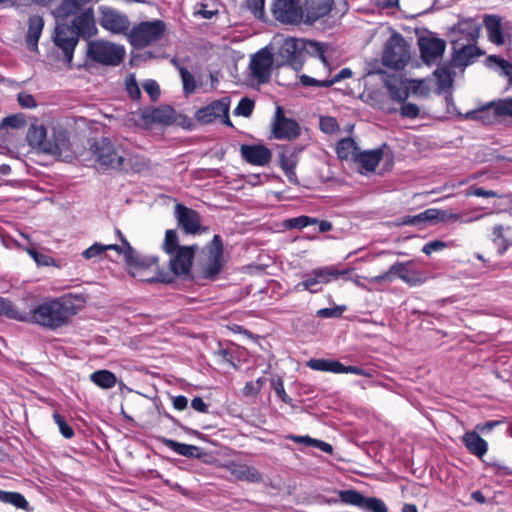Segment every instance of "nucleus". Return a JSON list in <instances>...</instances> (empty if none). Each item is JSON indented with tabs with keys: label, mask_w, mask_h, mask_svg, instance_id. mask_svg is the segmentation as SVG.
Returning <instances> with one entry per match:
<instances>
[{
	"label": "nucleus",
	"mask_w": 512,
	"mask_h": 512,
	"mask_svg": "<svg viewBox=\"0 0 512 512\" xmlns=\"http://www.w3.org/2000/svg\"><path fill=\"white\" fill-rule=\"evenodd\" d=\"M81 294H65L58 298H45L28 313L20 312L16 320L31 322L48 329H58L69 324L71 318L84 306Z\"/></svg>",
	"instance_id": "1"
},
{
	"label": "nucleus",
	"mask_w": 512,
	"mask_h": 512,
	"mask_svg": "<svg viewBox=\"0 0 512 512\" xmlns=\"http://www.w3.org/2000/svg\"><path fill=\"white\" fill-rule=\"evenodd\" d=\"M90 152L98 170L140 173L148 168L147 160L124 147L116 138L101 137L90 145Z\"/></svg>",
	"instance_id": "2"
},
{
	"label": "nucleus",
	"mask_w": 512,
	"mask_h": 512,
	"mask_svg": "<svg viewBox=\"0 0 512 512\" xmlns=\"http://www.w3.org/2000/svg\"><path fill=\"white\" fill-rule=\"evenodd\" d=\"M26 139L29 145L40 152L53 155L59 158H68L70 152V141L66 130L53 128L51 136L48 137L43 125H31L28 129Z\"/></svg>",
	"instance_id": "3"
},
{
	"label": "nucleus",
	"mask_w": 512,
	"mask_h": 512,
	"mask_svg": "<svg viewBox=\"0 0 512 512\" xmlns=\"http://www.w3.org/2000/svg\"><path fill=\"white\" fill-rule=\"evenodd\" d=\"M196 249L197 246L195 245H180L176 230L169 229L166 231L162 250L169 256V267L173 274L186 276L190 273Z\"/></svg>",
	"instance_id": "4"
},
{
	"label": "nucleus",
	"mask_w": 512,
	"mask_h": 512,
	"mask_svg": "<svg viewBox=\"0 0 512 512\" xmlns=\"http://www.w3.org/2000/svg\"><path fill=\"white\" fill-rule=\"evenodd\" d=\"M330 50L329 45L321 42L287 38L283 41L279 49V55L289 66L295 70H299L303 65V53H306L311 57L324 59V55Z\"/></svg>",
	"instance_id": "5"
},
{
	"label": "nucleus",
	"mask_w": 512,
	"mask_h": 512,
	"mask_svg": "<svg viewBox=\"0 0 512 512\" xmlns=\"http://www.w3.org/2000/svg\"><path fill=\"white\" fill-rule=\"evenodd\" d=\"M198 266L203 277L215 279L223 267V242L219 235H214L212 241L198 255Z\"/></svg>",
	"instance_id": "6"
},
{
	"label": "nucleus",
	"mask_w": 512,
	"mask_h": 512,
	"mask_svg": "<svg viewBox=\"0 0 512 512\" xmlns=\"http://www.w3.org/2000/svg\"><path fill=\"white\" fill-rule=\"evenodd\" d=\"M165 30L166 25L161 20L143 21L128 32L127 38L133 47L142 49L159 41Z\"/></svg>",
	"instance_id": "7"
},
{
	"label": "nucleus",
	"mask_w": 512,
	"mask_h": 512,
	"mask_svg": "<svg viewBox=\"0 0 512 512\" xmlns=\"http://www.w3.org/2000/svg\"><path fill=\"white\" fill-rule=\"evenodd\" d=\"M350 270H338L335 266H323L313 269L303 276V280L295 286L297 291L308 290L311 293L321 291V284H327L339 277H344Z\"/></svg>",
	"instance_id": "8"
},
{
	"label": "nucleus",
	"mask_w": 512,
	"mask_h": 512,
	"mask_svg": "<svg viewBox=\"0 0 512 512\" xmlns=\"http://www.w3.org/2000/svg\"><path fill=\"white\" fill-rule=\"evenodd\" d=\"M88 56L98 63L119 65L125 57V49L109 41H94L88 45Z\"/></svg>",
	"instance_id": "9"
},
{
	"label": "nucleus",
	"mask_w": 512,
	"mask_h": 512,
	"mask_svg": "<svg viewBox=\"0 0 512 512\" xmlns=\"http://www.w3.org/2000/svg\"><path fill=\"white\" fill-rule=\"evenodd\" d=\"M409 59L410 53L406 41L400 34H393L385 44L383 64L393 69H401Z\"/></svg>",
	"instance_id": "10"
},
{
	"label": "nucleus",
	"mask_w": 512,
	"mask_h": 512,
	"mask_svg": "<svg viewBox=\"0 0 512 512\" xmlns=\"http://www.w3.org/2000/svg\"><path fill=\"white\" fill-rule=\"evenodd\" d=\"M319 64L323 67V73H318V78H311V76L305 74L301 75L299 79L302 85L327 88L344 79L351 78L353 75L351 69L343 68L335 76L330 77L333 68L328 63V52L324 55V59H320Z\"/></svg>",
	"instance_id": "11"
},
{
	"label": "nucleus",
	"mask_w": 512,
	"mask_h": 512,
	"mask_svg": "<svg viewBox=\"0 0 512 512\" xmlns=\"http://www.w3.org/2000/svg\"><path fill=\"white\" fill-rule=\"evenodd\" d=\"M129 266V272L133 277L141 281H153L158 279L159 265L158 258L154 256L142 257L134 250L131 259L126 262Z\"/></svg>",
	"instance_id": "12"
},
{
	"label": "nucleus",
	"mask_w": 512,
	"mask_h": 512,
	"mask_svg": "<svg viewBox=\"0 0 512 512\" xmlns=\"http://www.w3.org/2000/svg\"><path fill=\"white\" fill-rule=\"evenodd\" d=\"M300 133V125L294 119L287 118L283 109L278 106L272 123L273 137L277 140L293 141L300 136Z\"/></svg>",
	"instance_id": "13"
},
{
	"label": "nucleus",
	"mask_w": 512,
	"mask_h": 512,
	"mask_svg": "<svg viewBox=\"0 0 512 512\" xmlns=\"http://www.w3.org/2000/svg\"><path fill=\"white\" fill-rule=\"evenodd\" d=\"M272 14L282 23L298 24L303 18L300 0H274Z\"/></svg>",
	"instance_id": "14"
},
{
	"label": "nucleus",
	"mask_w": 512,
	"mask_h": 512,
	"mask_svg": "<svg viewBox=\"0 0 512 512\" xmlns=\"http://www.w3.org/2000/svg\"><path fill=\"white\" fill-rule=\"evenodd\" d=\"M140 118L147 125H173L179 123L183 116L177 114L172 107L162 105L157 108L150 107L140 110Z\"/></svg>",
	"instance_id": "15"
},
{
	"label": "nucleus",
	"mask_w": 512,
	"mask_h": 512,
	"mask_svg": "<svg viewBox=\"0 0 512 512\" xmlns=\"http://www.w3.org/2000/svg\"><path fill=\"white\" fill-rule=\"evenodd\" d=\"M489 40L496 45H510L512 28L509 23H502L495 15L487 16L484 20Z\"/></svg>",
	"instance_id": "16"
},
{
	"label": "nucleus",
	"mask_w": 512,
	"mask_h": 512,
	"mask_svg": "<svg viewBox=\"0 0 512 512\" xmlns=\"http://www.w3.org/2000/svg\"><path fill=\"white\" fill-rule=\"evenodd\" d=\"M273 66V55L267 49H262L251 57L249 68L251 75L260 83L268 82Z\"/></svg>",
	"instance_id": "17"
},
{
	"label": "nucleus",
	"mask_w": 512,
	"mask_h": 512,
	"mask_svg": "<svg viewBox=\"0 0 512 512\" xmlns=\"http://www.w3.org/2000/svg\"><path fill=\"white\" fill-rule=\"evenodd\" d=\"M78 33L76 30L67 24H59L55 29L54 42L59 47L67 60L71 62L73 58V51L78 43Z\"/></svg>",
	"instance_id": "18"
},
{
	"label": "nucleus",
	"mask_w": 512,
	"mask_h": 512,
	"mask_svg": "<svg viewBox=\"0 0 512 512\" xmlns=\"http://www.w3.org/2000/svg\"><path fill=\"white\" fill-rule=\"evenodd\" d=\"M229 104L230 101L227 97L213 101L206 107L198 109L195 113V118L200 123L208 124L213 122L215 119L224 116V123L231 125V122L228 118Z\"/></svg>",
	"instance_id": "19"
},
{
	"label": "nucleus",
	"mask_w": 512,
	"mask_h": 512,
	"mask_svg": "<svg viewBox=\"0 0 512 512\" xmlns=\"http://www.w3.org/2000/svg\"><path fill=\"white\" fill-rule=\"evenodd\" d=\"M175 214L179 227H181L186 234H198L206 231V228L201 225L200 215L195 210L182 204H177Z\"/></svg>",
	"instance_id": "20"
},
{
	"label": "nucleus",
	"mask_w": 512,
	"mask_h": 512,
	"mask_svg": "<svg viewBox=\"0 0 512 512\" xmlns=\"http://www.w3.org/2000/svg\"><path fill=\"white\" fill-rule=\"evenodd\" d=\"M100 25L114 34H128L130 22L127 16L110 8H101Z\"/></svg>",
	"instance_id": "21"
},
{
	"label": "nucleus",
	"mask_w": 512,
	"mask_h": 512,
	"mask_svg": "<svg viewBox=\"0 0 512 512\" xmlns=\"http://www.w3.org/2000/svg\"><path fill=\"white\" fill-rule=\"evenodd\" d=\"M333 6V0H306L302 10V21L306 24H313L320 18L327 16Z\"/></svg>",
	"instance_id": "22"
},
{
	"label": "nucleus",
	"mask_w": 512,
	"mask_h": 512,
	"mask_svg": "<svg viewBox=\"0 0 512 512\" xmlns=\"http://www.w3.org/2000/svg\"><path fill=\"white\" fill-rule=\"evenodd\" d=\"M421 57L426 64H433L445 51L446 43L439 38L424 37L419 40Z\"/></svg>",
	"instance_id": "23"
},
{
	"label": "nucleus",
	"mask_w": 512,
	"mask_h": 512,
	"mask_svg": "<svg viewBox=\"0 0 512 512\" xmlns=\"http://www.w3.org/2000/svg\"><path fill=\"white\" fill-rule=\"evenodd\" d=\"M240 153L246 162L255 166H266L272 158L271 150L264 145L243 144Z\"/></svg>",
	"instance_id": "24"
},
{
	"label": "nucleus",
	"mask_w": 512,
	"mask_h": 512,
	"mask_svg": "<svg viewBox=\"0 0 512 512\" xmlns=\"http://www.w3.org/2000/svg\"><path fill=\"white\" fill-rule=\"evenodd\" d=\"M226 470L238 481L260 483L263 481L262 473L254 466L230 462L224 466Z\"/></svg>",
	"instance_id": "25"
},
{
	"label": "nucleus",
	"mask_w": 512,
	"mask_h": 512,
	"mask_svg": "<svg viewBox=\"0 0 512 512\" xmlns=\"http://www.w3.org/2000/svg\"><path fill=\"white\" fill-rule=\"evenodd\" d=\"M409 262H397L389 268V273L398 276L410 286L421 285L428 279L427 275L420 270H410Z\"/></svg>",
	"instance_id": "26"
},
{
	"label": "nucleus",
	"mask_w": 512,
	"mask_h": 512,
	"mask_svg": "<svg viewBox=\"0 0 512 512\" xmlns=\"http://www.w3.org/2000/svg\"><path fill=\"white\" fill-rule=\"evenodd\" d=\"M383 83L388 90L390 98L394 101L404 103L409 97L410 88L408 80H404L396 75H386L383 79Z\"/></svg>",
	"instance_id": "27"
},
{
	"label": "nucleus",
	"mask_w": 512,
	"mask_h": 512,
	"mask_svg": "<svg viewBox=\"0 0 512 512\" xmlns=\"http://www.w3.org/2000/svg\"><path fill=\"white\" fill-rule=\"evenodd\" d=\"M452 44L454 49L453 60L459 66H466L471 60L481 55L474 42L463 44L461 43V38H454Z\"/></svg>",
	"instance_id": "28"
},
{
	"label": "nucleus",
	"mask_w": 512,
	"mask_h": 512,
	"mask_svg": "<svg viewBox=\"0 0 512 512\" xmlns=\"http://www.w3.org/2000/svg\"><path fill=\"white\" fill-rule=\"evenodd\" d=\"M300 151L301 148L297 147L285 148L279 155L281 168L285 172L289 181L294 184L298 182L295 169L298 164V155Z\"/></svg>",
	"instance_id": "29"
},
{
	"label": "nucleus",
	"mask_w": 512,
	"mask_h": 512,
	"mask_svg": "<svg viewBox=\"0 0 512 512\" xmlns=\"http://www.w3.org/2000/svg\"><path fill=\"white\" fill-rule=\"evenodd\" d=\"M72 27L78 33V36L91 37L96 33L94 13L92 9L79 14L74 20Z\"/></svg>",
	"instance_id": "30"
},
{
	"label": "nucleus",
	"mask_w": 512,
	"mask_h": 512,
	"mask_svg": "<svg viewBox=\"0 0 512 512\" xmlns=\"http://www.w3.org/2000/svg\"><path fill=\"white\" fill-rule=\"evenodd\" d=\"M382 155L383 153L380 149L365 152L360 151L354 164H356L361 173L373 172L381 161Z\"/></svg>",
	"instance_id": "31"
},
{
	"label": "nucleus",
	"mask_w": 512,
	"mask_h": 512,
	"mask_svg": "<svg viewBox=\"0 0 512 512\" xmlns=\"http://www.w3.org/2000/svg\"><path fill=\"white\" fill-rule=\"evenodd\" d=\"M44 27V20L39 15L31 16L28 20V31L26 35V45L29 50L36 52L38 50V41Z\"/></svg>",
	"instance_id": "32"
},
{
	"label": "nucleus",
	"mask_w": 512,
	"mask_h": 512,
	"mask_svg": "<svg viewBox=\"0 0 512 512\" xmlns=\"http://www.w3.org/2000/svg\"><path fill=\"white\" fill-rule=\"evenodd\" d=\"M360 152L355 140L351 137L341 139L336 146V153L339 159L354 163Z\"/></svg>",
	"instance_id": "33"
},
{
	"label": "nucleus",
	"mask_w": 512,
	"mask_h": 512,
	"mask_svg": "<svg viewBox=\"0 0 512 512\" xmlns=\"http://www.w3.org/2000/svg\"><path fill=\"white\" fill-rule=\"evenodd\" d=\"M463 442L466 448L478 457H482L487 452V442L475 432H467L463 436Z\"/></svg>",
	"instance_id": "34"
},
{
	"label": "nucleus",
	"mask_w": 512,
	"mask_h": 512,
	"mask_svg": "<svg viewBox=\"0 0 512 512\" xmlns=\"http://www.w3.org/2000/svg\"><path fill=\"white\" fill-rule=\"evenodd\" d=\"M454 33L463 34L464 37L462 39L466 40L467 42H475L479 36V26L475 20H462L456 26Z\"/></svg>",
	"instance_id": "35"
},
{
	"label": "nucleus",
	"mask_w": 512,
	"mask_h": 512,
	"mask_svg": "<svg viewBox=\"0 0 512 512\" xmlns=\"http://www.w3.org/2000/svg\"><path fill=\"white\" fill-rule=\"evenodd\" d=\"M90 380L102 389H110L115 386L117 378L109 370H98L90 375Z\"/></svg>",
	"instance_id": "36"
},
{
	"label": "nucleus",
	"mask_w": 512,
	"mask_h": 512,
	"mask_svg": "<svg viewBox=\"0 0 512 512\" xmlns=\"http://www.w3.org/2000/svg\"><path fill=\"white\" fill-rule=\"evenodd\" d=\"M116 235L118 236L119 240L121 241V245L118 244H106L105 249L108 250H114L119 255H122L124 257L125 262L128 261V259L132 258V255L134 253V248L130 245V243L127 241V239L124 237V235L121 233L120 230H116Z\"/></svg>",
	"instance_id": "37"
},
{
	"label": "nucleus",
	"mask_w": 512,
	"mask_h": 512,
	"mask_svg": "<svg viewBox=\"0 0 512 512\" xmlns=\"http://www.w3.org/2000/svg\"><path fill=\"white\" fill-rule=\"evenodd\" d=\"M164 444L174 452L186 457H198L200 449L197 446L179 443L171 439H165Z\"/></svg>",
	"instance_id": "38"
},
{
	"label": "nucleus",
	"mask_w": 512,
	"mask_h": 512,
	"mask_svg": "<svg viewBox=\"0 0 512 512\" xmlns=\"http://www.w3.org/2000/svg\"><path fill=\"white\" fill-rule=\"evenodd\" d=\"M438 89L441 91L449 89L453 84V73L449 67L441 66L434 71Z\"/></svg>",
	"instance_id": "39"
},
{
	"label": "nucleus",
	"mask_w": 512,
	"mask_h": 512,
	"mask_svg": "<svg viewBox=\"0 0 512 512\" xmlns=\"http://www.w3.org/2000/svg\"><path fill=\"white\" fill-rule=\"evenodd\" d=\"M307 365L313 370L337 373L340 362L325 359H310Z\"/></svg>",
	"instance_id": "40"
},
{
	"label": "nucleus",
	"mask_w": 512,
	"mask_h": 512,
	"mask_svg": "<svg viewBox=\"0 0 512 512\" xmlns=\"http://www.w3.org/2000/svg\"><path fill=\"white\" fill-rule=\"evenodd\" d=\"M341 502L357 507L363 506L365 496L356 490H341L338 493Z\"/></svg>",
	"instance_id": "41"
},
{
	"label": "nucleus",
	"mask_w": 512,
	"mask_h": 512,
	"mask_svg": "<svg viewBox=\"0 0 512 512\" xmlns=\"http://www.w3.org/2000/svg\"><path fill=\"white\" fill-rule=\"evenodd\" d=\"M290 438L296 443H302L307 446H314L329 454L333 451V448L330 444L321 440L313 439L309 436H291Z\"/></svg>",
	"instance_id": "42"
},
{
	"label": "nucleus",
	"mask_w": 512,
	"mask_h": 512,
	"mask_svg": "<svg viewBox=\"0 0 512 512\" xmlns=\"http://www.w3.org/2000/svg\"><path fill=\"white\" fill-rule=\"evenodd\" d=\"M494 114L500 117L512 118V98L496 101L489 106Z\"/></svg>",
	"instance_id": "43"
},
{
	"label": "nucleus",
	"mask_w": 512,
	"mask_h": 512,
	"mask_svg": "<svg viewBox=\"0 0 512 512\" xmlns=\"http://www.w3.org/2000/svg\"><path fill=\"white\" fill-rule=\"evenodd\" d=\"M504 227L502 225H496L493 228V242L498 247V254H504L509 246L512 244L508 239H506L503 235Z\"/></svg>",
	"instance_id": "44"
},
{
	"label": "nucleus",
	"mask_w": 512,
	"mask_h": 512,
	"mask_svg": "<svg viewBox=\"0 0 512 512\" xmlns=\"http://www.w3.org/2000/svg\"><path fill=\"white\" fill-rule=\"evenodd\" d=\"M84 4L81 0H64L57 9L60 17L66 18L78 12L80 6Z\"/></svg>",
	"instance_id": "45"
},
{
	"label": "nucleus",
	"mask_w": 512,
	"mask_h": 512,
	"mask_svg": "<svg viewBox=\"0 0 512 512\" xmlns=\"http://www.w3.org/2000/svg\"><path fill=\"white\" fill-rule=\"evenodd\" d=\"M209 1L211 2V5L208 2L200 3L197 6L195 14L200 15L206 19H211L213 16L218 14V5L213 0Z\"/></svg>",
	"instance_id": "46"
},
{
	"label": "nucleus",
	"mask_w": 512,
	"mask_h": 512,
	"mask_svg": "<svg viewBox=\"0 0 512 512\" xmlns=\"http://www.w3.org/2000/svg\"><path fill=\"white\" fill-rule=\"evenodd\" d=\"M264 384V378H258L256 381L247 382L242 390V393L245 397H256Z\"/></svg>",
	"instance_id": "47"
},
{
	"label": "nucleus",
	"mask_w": 512,
	"mask_h": 512,
	"mask_svg": "<svg viewBox=\"0 0 512 512\" xmlns=\"http://www.w3.org/2000/svg\"><path fill=\"white\" fill-rule=\"evenodd\" d=\"M179 72L181 75L183 89L187 94H191L196 89V82L194 76L185 68L180 67Z\"/></svg>",
	"instance_id": "48"
},
{
	"label": "nucleus",
	"mask_w": 512,
	"mask_h": 512,
	"mask_svg": "<svg viewBox=\"0 0 512 512\" xmlns=\"http://www.w3.org/2000/svg\"><path fill=\"white\" fill-rule=\"evenodd\" d=\"M318 220L316 218H312L309 216H299L296 218H291L286 221L287 227L302 229L308 225L317 224Z\"/></svg>",
	"instance_id": "49"
},
{
	"label": "nucleus",
	"mask_w": 512,
	"mask_h": 512,
	"mask_svg": "<svg viewBox=\"0 0 512 512\" xmlns=\"http://www.w3.org/2000/svg\"><path fill=\"white\" fill-rule=\"evenodd\" d=\"M362 508H365L371 512H387L388 509L385 503L375 497H365Z\"/></svg>",
	"instance_id": "50"
},
{
	"label": "nucleus",
	"mask_w": 512,
	"mask_h": 512,
	"mask_svg": "<svg viewBox=\"0 0 512 512\" xmlns=\"http://www.w3.org/2000/svg\"><path fill=\"white\" fill-rule=\"evenodd\" d=\"M125 86H126V90L129 94V96L134 99V100H138L140 99V96H141V90L138 86V83L136 81V77L134 74H130L126 77L125 79Z\"/></svg>",
	"instance_id": "51"
},
{
	"label": "nucleus",
	"mask_w": 512,
	"mask_h": 512,
	"mask_svg": "<svg viewBox=\"0 0 512 512\" xmlns=\"http://www.w3.org/2000/svg\"><path fill=\"white\" fill-rule=\"evenodd\" d=\"M254 102L249 98H242L234 110L239 116L249 117L252 114Z\"/></svg>",
	"instance_id": "52"
},
{
	"label": "nucleus",
	"mask_w": 512,
	"mask_h": 512,
	"mask_svg": "<svg viewBox=\"0 0 512 512\" xmlns=\"http://www.w3.org/2000/svg\"><path fill=\"white\" fill-rule=\"evenodd\" d=\"M4 503L12 504L21 509H26L28 507L27 500L17 492H7Z\"/></svg>",
	"instance_id": "53"
},
{
	"label": "nucleus",
	"mask_w": 512,
	"mask_h": 512,
	"mask_svg": "<svg viewBox=\"0 0 512 512\" xmlns=\"http://www.w3.org/2000/svg\"><path fill=\"white\" fill-rule=\"evenodd\" d=\"M27 253L35 260L40 266H49L53 264V259L47 255L37 252L34 248H26Z\"/></svg>",
	"instance_id": "54"
},
{
	"label": "nucleus",
	"mask_w": 512,
	"mask_h": 512,
	"mask_svg": "<svg viewBox=\"0 0 512 512\" xmlns=\"http://www.w3.org/2000/svg\"><path fill=\"white\" fill-rule=\"evenodd\" d=\"M0 314L6 315L12 319L20 317V312L13 307L10 301L2 297H0Z\"/></svg>",
	"instance_id": "55"
},
{
	"label": "nucleus",
	"mask_w": 512,
	"mask_h": 512,
	"mask_svg": "<svg viewBox=\"0 0 512 512\" xmlns=\"http://www.w3.org/2000/svg\"><path fill=\"white\" fill-rule=\"evenodd\" d=\"M143 89L149 95L152 101H156L160 96V88L155 80H146L143 83Z\"/></svg>",
	"instance_id": "56"
},
{
	"label": "nucleus",
	"mask_w": 512,
	"mask_h": 512,
	"mask_svg": "<svg viewBox=\"0 0 512 512\" xmlns=\"http://www.w3.org/2000/svg\"><path fill=\"white\" fill-rule=\"evenodd\" d=\"M345 306H336L333 308H323L317 311V316L322 318H339L345 311Z\"/></svg>",
	"instance_id": "57"
},
{
	"label": "nucleus",
	"mask_w": 512,
	"mask_h": 512,
	"mask_svg": "<svg viewBox=\"0 0 512 512\" xmlns=\"http://www.w3.org/2000/svg\"><path fill=\"white\" fill-rule=\"evenodd\" d=\"M53 418L65 438H71L74 435L73 429L65 422L64 418L60 414L54 413Z\"/></svg>",
	"instance_id": "58"
},
{
	"label": "nucleus",
	"mask_w": 512,
	"mask_h": 512,
	"mask_svg": "<svg viewBox=\"0 0 512 512\" xmlns=\"http://www.w3.org/2000/svg\"><path fill=\"white\" fill-rule=\"evenodd\" d=\"M320 129L328 134H332L338 130V123L333 117H321Z\"/></svg>",
	"instance_id": "59"
},
{
	"label": "nucleus",
	"mask_w": 512,
	"mask_h": 512,
	"mask_svg": "<svg viewBox=\"0 0 512 512\" xmlns=\"http://www.w3.org/2000/svg\"><path fill=\"white\" fill-rule=\"evenodd\" d=\"M264 1L265 0H246L247 8L259 19L264 16Z\"/></svg>",
	"instance_id": "60"
},
{
	"label": "nucleus",
	"mask_w": 512,
	"mask_h": 512,
	"mask_svg": "<svg viewBox=\"0 0 512 512\" xmlns=\"http://www.w3.org/2000/svg\"><path fill=\"white\" fill-rule=\"evenodd\" d=\"M408 85L414 94L426 96L429 93V88L426 86L424 80H411L408 81Z\"/></svg>",
	"instance_id": "61"
},
{
	"label": "nucleus",
	"mask_w": 512,
	"mask_h": 512,
	"mask_svg": "<svg viewBox=\"0 0 512 512\" xmlns=\"http://www.w3.org/2000/svg\"><path fill=\"white\" fill-rule=\"evenodd\" d=\"M487 63L489 66L495 65L499 67L501 70H503L505 75H507V72H510V69H512V65H510L506 60L495 55L489 56L487 58Z\"/></svg>",
	"instance_id": "62"
},
{
	"label": "nucleus",
	"mask_w": 512,
	"mask_h": 512,
	"mask_svg": "<svg viewBox=\"0 0 512 512\" xmlns=\"http://www.w3.org/2000/svg\"><path fill=\"white\" fill-rule=\"evenodd\" d=\"M105 251H106V249H105L104 244L94 243L92 246H90L89 248H87L86 250L83 251L82 256L85 259H91V258L101 255Z\"/></svg>",
	"instance_id": "63"
},
{
	"label": "nucleus",
	"mask_w": 512,
	"mask_h": 512,
	"mask_svg": "<svg viewBox=\"0 0 512 512\" xmlns=\"http://www.w3.org/2000/svg\"><path fill=\"white\" fill-rule=\"evenodd\" d=\"M17 100L19 105L23 108H34L37 105L33 95L26 92L19 93L17 96Z\"/></svg>",
	"instance_id": "64"
}]
</instances>
